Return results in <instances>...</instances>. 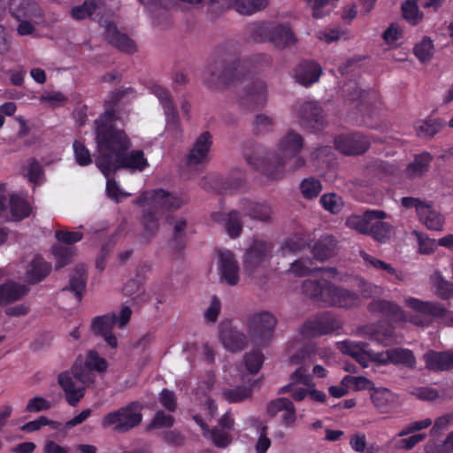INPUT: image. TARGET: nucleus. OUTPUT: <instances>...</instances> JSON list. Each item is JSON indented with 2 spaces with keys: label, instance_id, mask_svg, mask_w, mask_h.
Instances as JSON below:
<instances>
[{
  "label": "nucleus",
  "instance_id": "obj_15",
  "mask_svg": "<svg viewBox=\"0 0 453 453\" xmlns=\"http://www.w3.org/2000/svg\"><path fill=\"white\" fill-rule=\"evenodd\" d=\"M136 203L142 208L141 242L149 243L159 229L164 212L148 201Z\"/></svg>",
  "mask_w": 453,
  "mask_h": 453
},
{
  "label": "nucleus",
  "instance_id": "obj_59",
  "mask_svg": "<svg viewBox=\"0 0 453 453\" xmlns=\"http://www.w3.org/2000/svg\"><path fill=\"white\" fill-rule=\"evenodd\" d=\"M251 395V389L246 387H238L235 388H228L223 391V396L229 403H239Z\"/></svg>",
  "mask_w": 453,
  "mask_h": 453
},
{
  "label": "nucleus",
  "instance_id": "obj_46",
  "mask_svg": "<svg viewBox=\"0 0 453 453\" xmlns=\"http://www.w3.org/2000/svg\"><path fill=\"white\" fill-rule=\"evenodd\" d=\"M338 0H307L315 19H321L329 14L336 6Z\"/></svg>",
  "mask_w": 453,
  "mask_h": 453
},
{
  "label": "nucleus",
  "instance_id": "obj_31",
  "mask_svg": "<svg viewBox=\"0 0 453 453\" xmlns=\"http://www.w3.org/2000/svg\"><path fill=\"white\" fill-rule=\"evenodd\" d=\"M51 266L41 256L35 255L28 262L25 277L31 284L42 280L50 272Z\"/></svg>",
  "mask_w": 453,
  "mask_h": 453
},
{
  "label": "nucleus",
  "instance_id": "obj_33",
  "mask_svg": "<svg viewBox=\"0 0 453 453\" xmlns=\"http://www.w3.org/2000/svg\"><path fill=\"white\" fill-rule=\"evenodd\" d=\"M245 214L251 219L269 224L273 219V210L267 203L248 202L243 206Z\"/></svg>",
  "mask_w": 453,
  "mask_h": 453
},
{
  "label": "nucleus",
  "instance_id": "obj_29",
  "mask_svg": "<svg viewBox=\"0 0 453 453\" xmlns=\"http://www.w3.org/2000/svg\"><path fill=\"white\" fill-rule=\"evenodd\" d=\"M387 217L383 211H366L362 216L351 215L346 219V226L362 234H368L371 220L383 219Z\"/></svg>",
  "mask_w": 453,
  "mask_h": 453
},
{
  "label": "nucleus",
  "instance_id": "obj_22",
  "mask_svg": "<svg viewBox=\"0 0 453 453\" xmlns=\"http://www.w3.org/2000/svg\"><path fill=\"white\" fill-rule=\"evenodd\" d=\"M103 27L107 41L115 48L128 54L134 53L137 50L135 42L119 30L112 21L105 20Z\"/></svg>",
  "mask_w": 453,
  "mask_h": 453
},
{
  "label": "nucleus",
  "instance_id": "obj_54",
  "mask_svg": "<svg viewBox=\"0 0 453 453\" xmlns=\"http://www.w3.org/2000/svg\"><path fill=\"white\" fill-rule=\"evenodd\" d=\"M323 208L333 214L339 213L343 207V201L341 196L330 193L325 194L320 198Z\"/></svg>",
  "mask_w": 453,
  "mask_h": 453
},
{
  "label": "nucleus",
  "instance_id": "obj_28",
  "mask_svg": "<svg viewBox=\"0 0 453 453\" xmlns=\"http://www.w3.org/2000/svg\"><path fill=\"white\" fill-rule=\"evenodd\" d=\"M9 8L12 15L19 20L41 16L39 5L31 0H10Z\"/></svg>",
  "mask_w": 453,
  "mask_h": 453
},
{
  "label": "nucleus",
  "instance_id": "obj_48",
  "mask_svg": "<svg viewBox=\"0 0 453 453\" xmlns=\"http://www.w3.org/2000/svg\"><path fill=\"white\" fill-rule=\"evenodd\" d=\"M85 286L86 268L84 265H78L71 275L69 289L80 298Z\"/></svg>",
  "mask_w": 453,
  "mask_h": 453
},
{
  "label": "nucleus",
  "instance_id": "obj_51",
  "mask_svg": "<svg viewBox=\"0 0 453 453\" xmlns=\"http://www.w3.org/2000/svg\"><path fill=\"white\" fill-rule=\"evenodd\" d=\"M415 56L422 63L431 59L434 54V43L429 37H424L413 49Z\"/></svg>",
  "mask_w": 453,
  "mask_h": 453
},
{
  "label": "nucleus",
  "instance_id": "obj_61",
  "mask_svg": "<svg viewBox=\"0 0 453 453\" xmlns=\"http://www.w3.org/2000/svg\"><path fill=\"white\" fill-rule=\"evenodd\" d=\"M357 284L360 288L362 295L366 298L380 296L383 294L384 291L383 288L380 286L367 282L363 278L357 279Z\"/></svg>",
  "mask_w": 453,
  "mask_h": 453
},
{
  "label": "nucleus",
  "instance_id": "obj_7",
  "mask_svg": "<svg viewBox=\"0 0 453 453\" xmlns=\"http://www.w3.org/2000/svg\"><path fill=\"white\" fill-rule=\"evenodd\" d=\"M248 65L246 59L216 63L206 71L204 80L211 88L227 85L244 76Z\"/></svg>",
  "mask_w": 453,
  "mask_h": 453
},
{
  "label": "nucleus",
  "instance_id": "obj_5",
  "mask_svg": "<svg viewBox=\"0 0 453 453\" xmlns=\"http://www.w3.org/2000/svg\"><path fill=\"white\" fill-rule=\"evenodd\" d=\"M142 410L141 403L131 402L104 415L100 424L103 428L111 429L116 433H127L142 423Z\"/></svg>",
  "mask_w": 453,
  "mask_h": 453
},
{
  "label": "nucleus",
  "instance_id": "obj_39",
  "mask_svg": "<svg viewBox=\"0 0 453 453\" xmlns=\"http://www.w3.org/2000/svg\"><path fill=\"white\" fill-rule=\"evenodd\" d=\"M442 127L443 124L439 119L418 120L414 124L416 134L425 140L433 138Z\"/></svg>",
  "mask_w": 453,
  "mask_h": 453
},
{
  "label": "nucleus",
  "instance_id": "obj_35",
  "mask_svg": "<svg viewBox=\"0 0 453 453\" xmlns=\"http://www.w3.org/2000/svg\"><path fill=\"white\" fill-rule=\"evenodd\" d=\"M28 292V288L12 280H8L0 285V304L15 302L23 297Z\"/></svg>",
  "mask_w": 453,
  "mask_h": 453
},
{
  "label": "nucleus",
  "instance_id": "obj_56",
  "mask_svg": "<svg viewBox=\"0 0 453 453\" xmlns=\"http://www.w3.org/2000/svg\"><path fill=\"white\" fill-rule=\"evenodd\" d=\"M165 220L172 226L173 234L175 239L185 236L188 228V220L184 217L167 215Z\"/></svg>",
  "mask_w": 453,
  "mask_h": 453
},
{
  "label": "nucleus",
  "instance_id": "obj_23",
  "mask_svg": "<svg viewBox=\"0 0 453 453\" xmlns=\"http://www.w3.org/2000/svg\"><path fill=\"white\" fill-rule=\"evenodd\" d=\"M300 125L313 131L321 130L326 124L322 109L311 102L303 104L299 110Z\"/></svg>",
  "mask_w": 453,
  "mask_h": 453
},
{
  "label": "nucleus",
  "instance_id": "obj_27",
  "mask_svg": "<svg viewBox=\"0 0 453 453\" xmlns=\"http://www.w3.org/2000/svg\"><path fill=\"white\" fill-rule=\"evenodd\" d=\"M74 377L68 372H61L58 377V381L65 395L67 403L75 406L85 394V386L74 381Z\"/></svg>",
  "mask_w": 453,
  "mask_h": 453
},
{
  "label": "nucleus",
  "instance_id": "obj_55",
  "mask_svg": "<svg viewBox=\"0 0 453 453\" xmlns=\"http://www.w3.org/2000/svg\"><path fill=\"white\" fill-rule=\"evenodd\" d=\"M243 157L246 162L253 168H257L260 165V154L261 149L258 145L252 142L245 143L243 147Z\"/></svg>",
  "mask_w": 453,
  "mask_h": 453
},
{
  "label": "nucleus",
  "instance_id": "obj_1",
  "mask_svg": "<svg viewBox=\"0 0 453 453\" xmlns=\"http://www.w3.org/2000/svg\"><path fill=\"white\" fill-rule=\"evenodd\" d=\"M114 112L106 110L96 121V166L105 177L120 168L130 172H142L149 166L142 150L125 153L131 146L127 134L112 126Z\"/></svg>",
  "mask_w": 453,
  "mask_h": 453
},
{
  "label": "nucleus",
  "instance_id": "obj_57",
  "mask_svg": "<svg viewBox=\"0 0 453 453\" xmlns=\"http://www.w3.org/2000/svg\"><path fill=\"white\" fill-rule=\"evenodd\" d=\"M76 163L81 166H86L92 163L90 151L80 141H74L73 144Z\"/></svg>",
  "mask_w": 453,
  "mask_h": 453
},
{
  "label": "nucleus",
  "instance_id": "obj_53",
  "mask_svg": "<svg viewBox=\"0 0 453 453\" xmlns=\"http://www.w3.org/2000/svg\"><path fill=\"white\" fill-rule=\"evenodd\" d=\"M300 188L303 197L312 199L319 196L322 187L319 180L310 177L302 181Z\"/></svg>",
  "mask_w": 453,
  "mask_h": 453
},
{
  "label": "nucleus",
  "instance_id": "obj_37",
  "mask_svg": "<svg viewBox=\"0 0 453 453\" xmlns=\"http://www.w3.org/2000/svg\"><path fill=\"white\" fill-rule=\"evenodd\" d=\"M360 257L364 260L366 267L380 272H385L388 274L394 276L395 280H403V277L402 273L395 270L391 264L382 261L365 251H360Z\"/></svg>",
  "mask_w": 453,
  "mask_h": 453
},
{
  "label": "nucleus",
  "instance_id": "obj_38",
  "mask_svg": "<svg viewBox=\"0 0 453 453\" xmlns=\"http://www.w3.org/2000/svg\"><path fill=\"white\" fill-rule=\"evenodd\" d=\"M337 241L333 235L325 234L315 243L312 252L319 260H325L332 257L336 250Z\"/></svg>",
  "mask_w": 453,
  "mask_h": 453
},
{
  "label": "nucleus",
  "instance_id": "obj_16",
  "mask_svg": "<svg viewBox=\"0 0 453 453\" xmlns=\"http://www.w3.org/2000/svg\"><path fill=\"white\" fill-rule=\"evenodd\" d=\"M336 149L345 155H358L366 151L371 138L359 133L342 134L334 140Z\"/></svg>",
  "mask_w": 453,
  "mask_h": 453
},
{
  "label": "nucleus",
  "instance_id": "obj_30",
  "mask_svg": "<svg viewBox=\"0 0 453 453\" xmlns=\"http://www.w3.org/2000/svg\"><path fill=\"white\" fill-rule=\"evenodd\" d=\"M426 366L433 371L453 369V351L429 350L423 357Z\"/></svg>",
  "mask_w": 453,
  "mask_h": 453
},
{
  "label": "nucleus",
  "instance_id": "obj_9",
  "mask_svg": "<svg viewBox=\"0 0 453 453\" xmlns=\"http://www.w3.org/2000/svg\"><path fill=\"white\" fill-rule=\"evenodd\" d=\"M132 311L129 307L124 306L119 316L107 314L94 319L91 328L94 334L102 336L105 342L111 348L118 346L116 336L111 334V329L117 324L119 327H124L129 321Z\"/></svg>",
  "mask_w": 453,
  "mask_h": 453
},
{
  "label": "nucleus",
  "instance_id": "obj_60",
  "mask_svg": "<svg viewBox=\"0 0 453 453\" xmlns=\"http://www.w3.org/2000/svg\"><path fill=\"white\" fill-rule=\"evenodd\" d=\"M342 383L348 384L349 388L355 390L372 389L373 383L363 376H349L346 375L342 378Z\"/></svg>",
  "mask_w": 453,
  "mask_h": 453
},
{
  "label": "nucleus",
  "instance_id": "obj_41",
  "mask_svg": "<svg viewBox=\"0 0 453 453\" xmlns=\"http://www.w3.org/2000/svg\"><path fill=\"white\" fill-rule=\"evenodd\" d=\"M7 210L11 211L12 219L20 220L29 215L31 208L24 198L11 194Z\"/></svg>",
  "mask_w": 453,
  "mask_h": 453
},
{
  "label": "nucleus",
  "instance_id": "obj_4",
  "mask_svg": "<svg viewBox=\"0 0 453 453\" xmlns=\"http://www.w3.org/2000/svg\"><path fill=\"white\" fill-rule=\"evenodd\" d=\"M340 350L355 358L363 367H367L370 361L381 365H403L413 368L416 358L408 349L394 348L382 352H374L366 342L344 341L339 343Z\"/></svg>",
  "mask_w": 453,
  "mask_h": 453
},
{
  "label": "nucleus",
  "instance_id": "obj_45",
  "mask_svg": "<svg viewBox=\"0 0 453 453\" xmlns=\"http://www.w3.org/2000/svg\"><path fill=\"white\" fill-rule=\"evenodd\" d=\"M432 160L433 157L427 152H424L416 156L414 161L411 163L407 167L408 175L411 177L421 176L428 170Z\"/></svg>",
  "mask_w": 453,
  "mask_h": 453
},
{
  "label": "nucleus",
  "instance_id": "obj_19",
  "mask_svg": "<svg viewBox=\"0 0 453 453\" xmlns=\"http://www.w3.org/2000/svg\"><path fill=\"white\" fill-rule=\"evenodd\" d=\"M328 279H339L338 271L334 267H326L322 270V278L319 280H308L303 284V290L304 294L318 303H322V298L326 295V288L330 285Z\"/></svg>",
  "mask_w": 453,
  "mask_h": 453
},
{
  "label": "nucleus",
  "instance_id": "obj_2",
  "mask_svg": "<svg viewBox=\"0 0 453 453\" xmlns=\"http://www.w3.org/2000/svg\"><path fill=\"white\" fill-rule=\"evenodd\" d=\"M403 303L413 313L405 312L401 306L387 300H373L369 309L380 312L395 321L409 322L418 326H427L430 317H441L446 311L444 306L437 302L423 301L412 296L404 297Z\"/></svg>",
  "mask_w": 453,
  "mask_h": 453
},
{
  "label": "nucleus",
  "instance_id": "obj_21",
  "mask_svg": "<svg viewBox=\"0 0 453 453\" xmlns=\"http://www.w3.org/2000/svg\"><path fill=\"white\" fill-rule=\"evenodd\" d=\"M358 296L354 292L331 284L326 288V295L322 298L325 305L347 308L356 305Z\"/></svg>",
  "mask_w": 453,
  "mask_h": 453
},
{
  "label": "nucleus",
  "instance_id": "obj_50",
  "mask_svg": "<svg viewBox=\"0 0 453 453\" xmlns=\"http://www.w3.org/2000/svg\"><path fill=\"white\" fill-rule=\"evenodd\" d=\"M314 355L315 348L312 345L307 344L303 346L294 354L289 352V363L294 365L303 363H313Z\"/></svg>",
  "mask_w": 453,
  "mask_h": 453
},
{
  "label": "nucleus",
  "instance_id": "obj_40",
  "mask_svg": "<svg viewBox=\"0 0 453 453\" xmlns=\"http://www.w3.org/2000/svg\"><path fill=\"white\" fill-rule=\"evenodd\" d=\"M103 5L104 4L100 0H86L81 4L73 6L70 11V15L73 19L81 20L96 13Z\"/></svg>",
  "mask_w": 453,
  "mask_h": 453
},
{
  "label": "nucleus",
  "instance_id": "obj_32",
  "mask_svg": "<svg viewBox=\"0 0 453 453\" xmlns=\"http://www.w3.org/2000/svg\"><path fill=\"white\" fill-rule=\"evenodd\" d=\"M322 73L321 67L315 62H303L296 69V81L305 87L319 81Z\"/></svg>",
  "mask_w": 453,
  "mask_h": 453
},
{
  "label": "nucleus",
  "instance_id": "obj_24",
  "mask_svg": "<svg viewBox=\"0 0 453 453\" xmlns=\"http://www.w3.org/2000/svg\"><path fill=\"white\" fill-rule=\"evenodd\" d=\"M150 92L159 100L164 108L167 128L177 132L179 130L180 121L169 91L158 84H154L150 87Z\"/></svg>",
  "mask_w": 453,
  "mask_h": 453
},
{
  "label": "nucleus",
  "instance_id": "obj_36",
  "mask_svg": "<svg viewBox=\"0 0 453 453\" xmlns=\"http://www.w3.org/2000/svg\"><path fill=\"white\" fill-rule=\"evenodd\" d=\"M418 219L430 230L441 231L443 229V216L429 202L418 214Z\"/></svg>",
  "mask_w": 453,
  "mask_h": 453
},
{
  "label": "nucleus",
  "instance_id": "obj_63",
  "mask_svg": "<svg viewBox=\"0 0 453 453\" xmlns=\"http://www.w3.org/2000/svg\"><path fill=\"white\" fill-rule=\"evenodd\" d=\"M343 94L347 101L362 99L365 92L360 88L355 81H350L343 86Z\"/></svg>",
  "mask_w": 453,
  "mask_h": 453
},
{
  "label": "nucleus",
  "instance_id": "obj_3",
  "mask_svg": "<svg viewBox=\"0 0 453 453\" xmlns=\"http://www.w3.org/2000/svg\"><path fill=\"white\" fill-rule=\"evenodd\" d=\"M304 148V139L302 134L288 130L278 140L274 152L266 158L264 172L273 179H281L287 171H296L305 165V159L301 156Z\"/></svg>",
  "mask_w": 453,
  "mask_h": 453
},
{
  "label": "nucleus",
  "instance_id": "obj_6",
  "mask_svg": "<svg viewBox=\"0 0 453 453\" xmlns=\"http://www.w3.org/2000/svg\"><path fill=\"white\" fill-rule=\"evenodd\" d=\"M273 244L265 240H255L243 257L244 273L250 278L261 279L265 276V265L272 257Z\"/></svg>",
  "mask_w": 453,
  "mask_h": 453
},
{
  "label": "nucleus",
  "instance_id": "obj_64",
  "mask_svg": "<svg viewBox=\"0 0 453 453\" xmlns=\"http://www.w3.org/2000/svg\"><path fill=\"white\" fill-rule=\"evenodd\" d=\"M274 120L265 114H257L254 120V128L257 134H265L273 130Z\"/></svg>",
  "mask_w": 453,
  "mask_h": 453
},
{
  "label": "nucleus",
  "instance_id": "obj_20",
  "mask_svg": "<svg viewBox=\"0 0 453 453\" xmlns=\"http://www.w3.org/2000/svg\"><path fill=\"white\" fill-rule=\"evenodd\" d=\"M219 341L223 347L231 352L241 351L248 344L246 334L234 326L231 322L221 323Z\"/></svg>",
  "mask_w": 453,
  "mask_h": 453
},
{
  "label": "nucleus",
  "instance_id": "obj_11",
  "mask_svg": "<svg viewBox=\"0 0 453 453\" xmlns=\"http://www.w3.org/2000/svg\"><path fill=\"white\" fill-rule=\"evenodd\" d=\"M277 320L265 311L252 313L247 317L246 325L250 338L258 343H265L272 338Z\"/></svg>",
  "mask_w": 453,
  "mask_h": 453
},
{
  "label": "nucleus",
  "instance_id": "obj_14",
  "mask_svg": "<svg viewBox=\"0 0 453 453\" xmlns=\"http://www.w3.org/2000/svg\"><path fill=\"white\" fill-rule=\"evenodd\" d=\"M217 255L220 280L229 286H236L240 280V266L234 254L229 250H219Z\"/></svg>",
  "mask_w": 453,
  "mask_h": 453
},
{
  "label": "nucleus",
  "instance_id": "obj_34",
  "mask_svg": "<svg viewBox=\"0 0 453 453\" xmlns=\"http://www.w3.org/2000/svg\"><path fill=\"white\" fill-rule=\"evenodd\" d=\"M371 400L373 405L381 412L387 413L397 403V396L390 390L380 388L373 390L371 394Z\"/></svg>",
  "mask_w": 453,
  "mask_h": 453
},
{
  "label": "nucleus",
  "instance_id": "obj_43",
  "mask_svg": "<svg viewBox=\"0 0 453 453\" xmlns=\"http://www.w3.org/2000/svg\"><path fill=\"white\" fill-rule=\"evenodd\" d=\"M266 96V84L263 81H256L247 88L246 100L256 106L264 104Z\"/></svg>",
  "mask_w": 453,
  "mask_h": 453
},
{
  "label": "nucleus",
  "instance_id": "obj_13",
  "mask_svg": "<svg viewBox=\"0 0 453 453\" xmlns=\"http://www.w3.org/2000/svg\"><path fill=\"white\" fill-rule=\"evenodd\" d=\"M213 140L210 132H203L194 142L187 157L186 165L190 170H196L199 166L208 163L211 159L210 151Z\"/></svg>",
  "mask_w": 453,
  "mask_h": 453
},
{
  "label": "nucleus",
  "instance_id": "obj_42",
  "mask_svg": "<svg viewBox=\"0 0 453 453\" xmlns=\"http://www.w3.org/2000/svg\"><path fill=\"white\" fill-rule=\"evenodd\" d=\"M431 282L438 297L448 300L453 296V284L445 280L441 273L435 272L431 276Z\"/></svg>",
  "mask_w": 453,
  "mask_h": 453
},
{
  "label": "nucleus",
  "instance_id": "obj_10",
  "mask_svg": "<svg viewBox=\"0 0 453 453\" xmlns=\"http://www.w3.org/2000/svg\"><path fill=\"white\" fill-rule=\"evenodd\" d=\"M106 368V360L99 357L96 351L89 350L84 362L80 358L75 361L72 368V374L77 381L87 386L95 381V372H103Z\"/></svg>",
  "mask_w": 453,
  "mask_h": 453
},
{
  "label": "nucleus",
  "instance_id": "obj_44",
  "mask_svg": "<svg viewBox=\"0 0 453 453\" xmlns=\"http://www.w3.org/2000/svg\"><path fill=\"white\" fill-rule=\"evenodd\" d=\"M268 5V0H235L234 9L242 15H251Z\"/></svg>",
  "mask_w": 453,
  "mask_h": 453
},
{
  "label": "nucleus",
  "instance_id": "obj_52",
  "mask_svg": "<svg viewBox=\"0 0 453 453\" xmlns=\"http://www.w3.org/2000/svg\"><path fill=\"white\" fill-rule=\"evenodd\" d=\"M403 18L411 25L418 24L422 19V14L415 1L407 0L402 5Z\"/></svg>",
  "mask_w": 453,
  "mask_h": 453
},
{
  "label": "nucleus",
  "instance_id": "obj_8",
  "mask_svg": "<svg viewBox=\"0 0 453 453\" xmlns=\"http://www.w3.org/2000/svg\"><path fill=\"white\" fill-rule=\"evenodd\" d=\"M254 38L272 42L278 49L294 45L296 38L288 24L260 23L253 26Z\"/></svg>",
  "mask_w": 453,
  "mask_h": 453
},
{
  "label": "nucleus",
  "instance_id": "obj_47",
  "mask_svg": "<svg viewBox=\"0 0 453 453\" xmlns=\"http://www.w3.org/2000/svg\"><path fill=\"white\" fill-rule=\"evenodd\" d=\"M368 228L367 234H371L378 242H384L389 238L391 226L387 222L373 219L370 221Z\"/></svg>",
  "mask_w": 453,
  "mask_h": 453
},
{
  "label": "nucleus",
  "instance_id": "obj_49",
  "mask_svg": "<svg viewBox=\"0 0 453 453\" xmlns=\"http://www.w3.org/2000/svg\"><path fill=\"white\" fill-rule=\"evenodd\" d=\"M52 254L56 260L57 267L61 268L71 262L75 255V249L58 244L52 248Z\"/></svg>",
  "mask_w": 453,
  "mask_h": 453
},
{
  "label": "nucleus",
  "instance_id": "obj_26",
  "mask_svg": "<svg viewBox=\"0 0 453 453\" xmlns=\"http://www.w3.org/2000/svg\"><path fill=\"white\" fill-rule=\"evenodd\" d=\"M214 222L222 226L226 234L231 238H237L242 231V222L241 214L237 211L229 212L216 211L211 214Z\"/></svg>",
  "mask_w": 453,
  "mask_h": 453
},
{
  "label": "nucleus",
  "instance_id": "obj_17",
  "mask_svg": "<svg viewBox=\"0 0 453 453\" xmlns=\"http://www.w3.org/2000/svg\"><path fill=\"white\" fill-rule=\"evenodd\" d=\"M341 327V320L327 314L304 323L302 334L305 337L319 336L335 332Z\"/></svg>",
  "mask_w": 453,
  "mask_h": 453
},
{
  "label": "nucleus",
  "instance_id": "obj_62",
  "mask_svg": "<svg viewBox=\"0 0 453 453\" xmlns=\"http://www.w3.org/2000/svg\"><path fill=\"white\" fill-rule=\"evenodd\" d=\"M291 382H295V384H302L309 388L314 386L312 377L305 365L300 366L291 374Z\"/></svg>",
  "mask_w": 453,
  "mask_h": 453
},
{
  "label": "nucleus",
  "instance_id": "obj_12",
  "mask_svg": "<svg viewBox=\"0 0 453 453\" xmlns=\"http://www.w3.org/2000/svg\"><path fill=\"white\" fill-rule=\"evenodd\" d=\"M143 201H148L150 204L155 205L163 212L165 210H178L187 203V199L183 195L170 193L164 189H154L143 192L136 199V203H142Z\"/></svg>",
  "mask_w": 453,
  "mask_h": 453
},
{
  "label": "nucleus",
  "instance_id": "obj_18",
  "mask_svg": "<svg viewBox=\"0 0 453 453\" xmlns=\"http://www.w3.org/2000/svg\"><path fill=\"white\" fill-rule=\"evenodd\" d=\"M234 418L230 413L224 414L218 426L206 432L204 438L210 440L218 448H226L232 442L231 432L234 428Z\"/></svg>",
  "mask_w": 453,
  "mask_h": 453
},
{
  "label": "nucleus",
  "instance_id": "obj_58",
  "mask_svg": "<svg viewBox=\"0 0 453 453\" xmlns=\"http://www.w3.org/2000/svg\"><path fill=\"white\" fill-rule=\"evenodd\" d=\"M264 356L260 350H252L244 357L245 366L250 373H256L261 368Z\"/></svg>",
  "mask_w": 453,
  "mask_h": 453
},
{
  "label": "nucleus",
  "instance_id": "obj_25",
  "mask_svg": "<svg viewBox=\"0 0 453 453\" xmlns=\"http://www.w3.org/2000/svg\"><path fill=\"white\" fill-rule=\"evenodd\" d=\"M358 334L385 346L396 342L394 328L385 323L365 326L358 330Z\"/></svg>",
  "mask_w": 453,
  "mask_h": 453
}]
</instances>
